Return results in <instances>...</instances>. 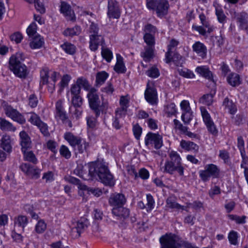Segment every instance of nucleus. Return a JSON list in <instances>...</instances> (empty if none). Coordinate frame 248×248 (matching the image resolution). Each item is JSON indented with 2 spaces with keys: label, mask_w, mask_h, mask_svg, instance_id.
Listing matches in <instances>:
<instances>
[{
  "label": "nucleus",
  "mask_w": 248,
  "mask_h": 248,
  "mask_svg": "<svg viewBox=\"0 0 248 248\" xmlns=\"http://www.w3.org/2000/svg\"><path fill=\"white\" fill-rule=\"evenodd\" d=\"M89 174L92 177L97 176L101 182L106 186H112L114 185L113 176L108 168V164L103 160L90 164Z\"/></svg>",
  "instance_id": "1"
},
{
  "label": "nucleus",
  "mask_w": 248,
  "mask_h": 248,
  "mask_svg": "<svg viewBox=\"0 0 248 248\" xmlns=\"http://www.w3.org/2000/svg\"><path fill=\"white\" fill-rule=\"evenodd\" d=\"M24 59V54L22 52H18L12 55L9 60L10 69L16 76L20 78H24L27 75V67L22 63Z\"/></svg>",
  "instance_id": "2"
},
{
  "label": "nucleus",
  "mask_w": 248,
  "mask_h": 248,
  "mask_svg": "<svg viewBox=\"0 0 248 248\" xmlns=\"http://www.w3.org/2000/svg\"><path fill=\"white\" fill-rule=\"evenodd\" d=\"M64 139L73 147L75 153L82 154L89 147V142L82 138L74 135L71 132H66L64 135Z\"/></svg>",
  "instance_id": "3"
},
{
  "label": "nucleus",
  "mask_w": 248,
  "mask_h": 248,
  "mask_svg": "<svg viewBox=\"0 0 248 248\" xmlns=\"http://www.w3.org/2000/svg\"><path fill=\"white\" fill-rule=\"evenodd\" d=\"M87 98L90 108L95 113L96 117H98L102 110L97 90L94 88H91L87 94Z\"/></svg>",
  "instance_id": "4"
},
{
  "label": "nucleus",
  "mask_w": 248,
  "mask_h": 248,
  "mask_svg": "<svg viewBox=\"0 0 248 248\" xmlns=\"http://www.w3.org/2000/svg\"><path fill=\"white\" fill-rule=\"evenodd\" d=\"M219 174V169L217 165L213 164L206 165L204 167V170L199 171L200 177L203 182L209 181L210 177L218 178Z\"/></svg>",
  "instance_id": "5"
},
{
  "label": "nucleus",
  "mask_w": 248,
  "mask_h": 248,
  "mask_svg": "<svg viewBox=\"0 0 248 248\" xmlns=\"http://www.w3.org/2000/svg\"><path fill=\"white\" fill-rule=\"evenodd\" d=\"M89 225L87 218H75L72 221L71 234L73 237L77 238L80 236Z\"/></svg>",
  "instance_id": "6"
},
{
  "label": "nucleus",
  "mask_w": 248,
  "mask_h": 248,
  "mask_svg": "<svg viewBox=\"0 0 248 248\" xmlns=\"http://www.w3.org/2000/svg\"><path fill=\"white\" fill-rule=\"evenodd\" d=\"M179 241V236L171 233L162 235L159 239L161 248H181Z\"/></svg>",
  "instance_id": "7"
},
{
  "label": "nucleus",
  "mask_w": 248,
  "mask_h": 248,
  "mask_svg": "<svg viewBox=\"0 0 248 248\" xmlns=\"http://www.w3.org/2000/svg\"><path fill=\"white\" fill-rule=\"evenodd\" d=\"M3 109L6 115L20 124L26 123V119L24 116L16 109L14 108L11 105L7 103L3 104Z\"/></svg>",
  "instance_id": "8"
},
{
  "label": "nucleus",
  "mask_w": 248,
  "mask_h": 248,
  "mask_svg": "<svg viewBox=\"0 0 248 248\" xmlns=\"http://www.w3.org/2000/svg\"><path fill=\"white\" fill-rule=\"evenodd\" d=\"M31 116L28 120L32 124L37 126L40 129L41 132L45 136H47L49 135L48 126L46 124L43 122L40 117L34 112L30 113Z\"/></svg>",
  "instance_id": "9"
},
{
  "label": "nucleus",
  "mask_w": 248,
  "mask_h": 248,
  "mask_svg": "<svg viewBox=\"0 0 248 248\" xmlns=\"http://www.w3.org/2000/svg\"><path fill=\"white\" fill-rule=\"evenodd\" d=\"M145 144L146 146L154 144L155 149H159L163 145L162 137L158 133L148 132L145 138Z\"/></svg>",
  "instance_id": "10"
},
{
  "label": "nucleus",
  "mask_w": 248,
  "mask_h": 248,
  "mask_svg": "<svg viewBox=\"0 0 248 248\" xmlns=\"http://www.w3.org/2000/svg\"><path fill=\"white\" fill-rule=\"evenodd\" d=\"M107 15L109 18L120 17L121 12L119 3L116 0H108Z\"/></svg>",
  "instance_id": "11"
},
{
  "label": "nucleus",
  "mask_w": 248,
  "mask_h": 248,
  "mask_svg": "<svg viewBox=\"0 0 248 248\" xmlns=\"http://www.w3.org/2000/svg\"><path fill=\"white\" fill-rule=\"evenodd\" d=\"M145 99L151 105H155L157 103V93L155 87L151 86L149 83L147 84L146 89L144 93Z\"/></svg>",
  "instance_id": "12"
},
{
  "label": "nucleus",
  "mask_w": 248,
  "mask_h": 248,
  "mask_svg": "<svg viewBox=\"0 0 248 248\" xmlns=\"http://www.w3.org/2000/svg\"><path fill=\"white\" fill-rule=\"evenodd\" d=\"M105 40L101 35L90 34L89 41V48L92 51H95L97 50L99 46L102 47L104 46Z\"/></svg>",
  "instance_id": "13"
},
{
  "label": "nucleus",
  "mask_w": 248,
  "mask_h": 248,
  "mask_svg": "<svg viewBox=\"0 0 248 248\" xmlns=\"http://www.w3.org/2000/svg\"><path fill=\"white\" fill-rule=\"evenodd\" d=\"M170 159L168 160L174 165L178 169V172L180 175H184V167L182 166L181 158L175 151H172L169 154Z\"/></svg>",
  "instance_id": "14"
},
{
  "label": "nucleus",
  "mask_w": 248,
  "mask_h": 248,
  "mask_svg": "<svg viewBox=\"0 0 248 248\" xmlns=\"http://www.w3.org/2000/svg\"><path fill=\"white\" fill-rule=\"evenodd\" d=\"M20 168L22 171L27 175L31 176L33 179H36L40 177L41 170L30 164L23 163L20 165Z\"/></svg>",
  "instance_id": "15"
},
{
  "label": "nucleus",
  "mask_w": 248,
  "mask_h": 248,
  "mask_svg": "<svg viewBox=\"0 0 248 248\" xmlns=\"http://www.w3.org/2000/svg\"><path fill=\"white\" fill-rule=\"evenodd\" d=\"M126 202L125 196L123 194L115 193L111 195L109 199V204L115 207L122 206Z\"/></svg>",
  "instance_id": "16"
},
{
  "label": "nucleus",
  "mask_w": 248,
  "mask_h": 248,
  "mask_svg": "<svg viewBox=\"0 0 248 248\" xmlns=\"http://www.w3.org/2000/svg\"><path fill=\"white\" fill-rule=\"evenodd\" d=\"M60 11L66 19L70 21L75 20V16L71 6L67 3L62 1L61 2Z\"/></svg>",
  "instance_id": "17"
},
{
  "label": "nucleus",
  "mask_w": 248,
  "mask_h": 248,
  "mask_svg": "<svg viewBox=\"0 0 248 248\" xmlns=\"http://www.w3.org/2000/svg\"><path fill=\"white\" fill-rule=\"evenodd\" d=\"M195 71L198 73L200 76L207 79L209 81L212 82L215 84V81L213 78V73L209 70V68L207 66H198Z\"/></svg>",
  "instance_id": "18"
},
{
  "label": "nucleus",
  "mask_w": 248,
  "mask_h": 248,
  "mask_svg": "<svg viewBox=\"0 0 248 248\" xmlns=\"http://www.w3.org/2000/svg\"><path fill=\"white\" fill-rule=\"evenodd\" d=\"M169 4L166 0H159L157 2L155 9L156 13L158 17H162L168 13Z\"/></svg>",
  "instance_id": "19"
},
{
  "label": "nucleus",
  "mask_w": 248,
  "mask_h": 248,
  "mask_svg": "<svg viewBox=\"0 0 248 248\" xmlns=\"http://www.w3.org/2000/svg\"><path fill=\"white\" fill-rule=\"evenodd\" d=\"M19 137L22 151H26L31 147V138L25 131H22L20 132Z\"/></svg>",
  "instance_id": "20"
},
{
  "label": "nucleus",
  "mask_w": 248,
  "mask_h": 248,
  "mask_svg": "<svg viewBox=\"0 0 248 248\" xmlns=\"http://www.w3.org/2000/svg\"><path fill=\"white\" fill-rule=\"evenodd\" d=\"M193 51L202 59H205L207 55V48L202 43L197 41L192 45Z\"/></svg>",
  "instance_id": "21"
},
{
  "label": "nucleus",
  "mask_w": 248,
  "mask_h": 248,
  "mask_svg": "<svg viewBox=\"0 0 248 248\" xmlns=\"http://www.w3.org/2000/svg\"><path fill=\"white\" fill-rule=\"evenodd\" d=\"M56 117L61 120L62 122H64L67 119L66 113L63 107L62 101L61 100H59L56 103Z\"/></svg>",
  "instance_id": "22"
},
{
  "label": "nucleus",
  "mask_w": 248,
  "mask_h": 248,
  "mask_svg": "<svg viewBox=\"0 0 248 248\" xmlns=\"http://www.w3.org/2000/svg\"><path fill=\"white\" fill-rule=\"evenodd\" d=\"M239 27L241 29H247L248 28V16L245 12H241L235 15Z\"/></svg>",
  "instance_id": "23"
},
{
  "label": "nucleus",
  "mask_w": 248,
  "mask_h": 248,
  "mask_svg": "<svg viewBox=\"0 0 248 248\" xmlns=\"http://www.w3.org/2000/svg\"><path fill=\"white\" fill-rule=\"evenodd\" d=\"M180 146L185 150L198 153L199 146L193 142L182 140L180 142Z\"/></svg>",
  "instance_id": "24"
},
{
  "label": "nucleus",
  "mask_w": 248,
  "mask_h": 248,
  "mask_svg": "<svg viewBox=\"0 0 248 248\" xmlns=\"http://www.w3.org/2000/svg\"><path fill=\"white\" fill-rule=\"evenodd\" d=\"M135 220H132L134 223V226L136 228L139 232H142L148 227L147 218H134Z\"/></svg>",
  "instance_id": "25"
},
{
  "label": "nucleus",
  "mask_w": 248,
  "mask_h": 248,
  "mask_svg": "<svg viewBox=\"0 0 248 248\" xmlns=\"http://www.w3.org/2000/svg\"><path fill=\"white\" fill-rule=\"evenodd\" d=\"M166 205L171 209H176L178 210L187 211V207L182 206L176 202L175 198L174 197L170 196L166 200Z\"/></svg>",
  "instance_id": "26"
},
{
  "label": "nucleus",
  "mask_w": 248,
  "mask_h": 248,
  "mask_svg": "<svg viewBox=\"0 0 248 248\" xmlns=\"http://www.w3.org/2000/svg\"><path fill=\"white\" fill-rule=\"evenodd\" d=\"M144 51L141 52L140 56L146 62H150L154 57L155 47L146 46Z\"/></svg>",
  "instance_id": "27"
},
{
  "label": "nucleus",
  "mask_w": 248,
  "mask_h": 248,
  "mask_svg": "<svg viewBox=\"0 0 248 248\" xmlns=\"http://www.w3.org/2000/svg\"><path fill=\"white\" fill-rule=\"evenodd\" d=\"M0 147L7 153H9L12 151L11 139L10 136L4 135L2 137Z\"/></svg>",
  "instance_id": "28"
},
{
  "label": "nucleus",
  "mask_w": 248,
  "mask_h": 248,
  "mask_svg": "<svg viewBox=\"0 0 248 248\" xmlns=\"http://www.w3.org/2000/svg\"><path fill=\"white\" fill-rule=\"evenodd\" d=\"M126 218H108L106 219V222L112 226H118L120 228H125L127 223Z\"/></svg>",
  "instance_id": "29"
},
{
  "label": "nucleus",
  "mask_w": 248,
  "mask_h": 248,
  "mask_svg": "<svg viewBox=\"0 0 248 248\" xmlns=\"http://www.w3.org/2000/svg\"><path fill=\"white\" fill-rule=\"evenodd\" d=\"M160 170L163 173L170 174H173L175 171L178 172L177 168L168 160H166L164 165H161Z\"/></svg>",
  "instance_id": "30"
},
{
  "label": "nucleus",
  "mask_w": 248,
  "mask_h": 248,
  "mask_svg": "<svg viewBox=\"0 0 248 248\" xmlns=\"http://www.w3.org/2000/svg\"><path fill=\"white\" fill-rule=\"evenodd\" d=\"M117 62L114 66V70L118 73H124L126 68L123 62V58L119 54H116Z\"/></svg>",
  "instance_id": "31"
},
{
  "label": "nucleus",
  "mask_w": 248,
  "mask_h": 248,
  "mask_svg": "<svg viewBox=\"0 0 248 248\" xmlns=\"http://www.w3.org/2000/svg\"><path fill=\"white\" fill-rule=\"evenodd\" d=\"M60 47L66 54L69 55H73L76 52V46L74 44L67 41H65L61 45Z\"/></svg>",
  "instance_id": "32"
},
{
  "label": "nucleus",
  "mask_w": 248,
  "mask_h": 248,
  "mask_svg": "<svg viewBox=\"0 0 248 248\" xmlns=\"http://www.w3.org/2000/svg\"><path fill=\"white\" fill-rule=\"evenodd\" d=\"M114 216L118 217H128L129 216V210L128 209L123 207V206L119 207H114L112 210Z\"/></svg>",
  "instance_id": "33"
},
{
  "label": "nucleus",
  "mask_w": 248,
  "mask_h": 248,
  "mask_svg": "<svg viewBox=\"0 0 248 248\" xmlns=\"http://www.w3.org/2000/svg\"><path fill=\"white\" fill-rule=\"evenodd\" d=\"M0 129L3 131L15 132L16 128L8 121L0 118Z\"/></svg>",
  "instance_id": "34"
},
{
  "label": "nucleus",
  "mask_w": 248,
  "mask_h": 248,
  "mask_svg": "<svg viewBox=\"0 0 248 248\" xmlns=\"http://www.w3.org/2000/svg\"><path fill=\"white\" fill-rule=\"evenodd\" d=\"M50 75V79L48 80V82L46 84H47L48 91L52 93L55 90V82L57 80V77H59V74L56 72H51Z\"/></svg>",
  "instance_id": "35"
},
{
  "label": "nucleus",
  "mask_w": 248,
  "mask_h": 248,
  "mask_svg": "<svg viewBox=\"0 0 248 248\" xmlns=\"http://www.w3.org/2000/svg\"><path fill=\"white\" fill-rule=\"evenodd\" d=\"M228 83L233 87L239 85L241 84L240 77L239 75L236 73H231L227 78Z\"/></svg>",
  "instance_id": "36"
},
{
  "label": "nucleus",
  "mask_w": 248,
  "mask_h": 248,
  "mask_svg": "<svg viewBox=\"0 0 248 248\" xmlns=\"http://www.w3.org/2000/svg\"><path fill=\"white\" fill-rule=\"evenodd\" d=\"M222 105L225 108L228 109L229 112L231 114H234L237 111L236 105L232 100H230L228 97H226L224 99Z\"/></svg>",
  "instance_id": "37"
},
{
  "label": "nucleus",
  "mask_w": 248,
  "mask_h": 248,
  "mask_svg": "<svg viewBox=\"0 0 248 248\" xmlns=\"http://www.w3.org/2000/svg\"><path fill=\"white\" fill-rule=\"evenodd\" d=\"M51 72L52 71H49L47 68L43 69L40 71L41 85H45L48 82V80L50 79L51 77L50 74Z\"/></svg>",
  "instance_id": "38"
},
{
  "label": "nucleus",
  "mask_w": 248,
  "mask_h": 248,
  "mask_svg": "<svg viewBox=\"0 0 248 248\" xmlns=\"http://www.w3.org/2000/svg\"><path fill=\"white\" fill-rule=\"evenodd\" d=\"M80 31V28L79 26H75L72 28H67L63 31V34L67 37H73L78 35Z\"/></svg>",
  "instance_id": "39"
},
{
  "label": "nucleus",
  "mask_w": 248,
  "mask_h": 248,
  "mask_svg": "<svg viewBox=\"0 0 248 248\" xmlns=\"http://www.w3.org/2000/svg\"><path fill=\"white\" fill-rule=\"evenodd\" d=\"M108 77V73L104 71L98 72L96 75V84L97 85H102L105 82Z\"/></svg>",
  "instance_id": "40"
},
{
  "label": "nucleus",
  "mask_w": 248,
  "mask_h": 248,
  "mask_svg": "<svg viewBox=\"0 0 248 248\" xmlns=\"http://www.w3.org/2000/svg\"><path fill=\"white\" fill-rule=\"evenodd\" d=\"M77 84L80 88L83 87V88L86 90L88 91L91 89V86L88 80L84 77H81L77 78L76 82Z\"/></svg>",
  "instance_id": "41"
},
{
  "label": "nucleus",
  "mask_w": 248,
  "mask_h": 248,
  "mask_svg": "<svg viewBox=\"0 0 248 248\" xmlns=\"http://www.w3.org/2000/svg\"><path fill=\"white\" fill-rule=\"evenodd\" d=\"M44 44V40L40 36L34 37L30 43V46L32 49L41 48Z\"/></svg>",
  "instance_id": "42"
},
{
  "label": "nucleus",
  "mask_w": 248,
  "mask_h": 248,
  "mask_svg": "<svg viewBox=\"0 0 248 248\" xmlns=\"http://www.w3.org/2000/svg\"><path fill=\"white\" fill-rule=\"evenodd\" d=\"M101 55L108 62H110L113 58L112 52L108 48L102 47Z\"/></svg>",
  "instance_id": "43"
},
{
  "label": "nucleus",
  "mask_w": 248,
  "mask_h": 248,
  "mask_svg": "<svg viewBox=\"0 0 248 248\" xmlns=\"http://www.w3.org/2000/svg\"><path fill=\"white\" fill-rule=\"evenodd\" d=\"M242 156L241 168L244 169V176L248 175V157L246 153H240Z\"/></svg>",
  "instance_id": "44"
},
{
  "label": "nucleus",
  "mask_w": 248,
  "mask_h": 248,
  "mask_svg": "<svg viewBox=\"0 0 248 248\" xmlns=\"http://www.w3.org/2000/svg\"><path fill=\"white\" fill-rule=\"evenodd\" d=\"M143 39L147 46L155 47V35L150 34L144 33L143 36Z\"/></svg>",
  "instance_id": "45"
},
{
  "label": "nucleus",
  "mask_w": 248,
  "mask_h": 248,
  "mask_svg": "<svg viewBox=\"0 0 248 248\" xmlns=\"http://www.w3.org/2000/svg\"><path fill=\"white\" fill-rule=\"evenodd\" d=\"M22 152L24 154V158L25 160L32 162L34 164L37 163V159L32 152H27L26 151H22Z\"/></svg>",
  "instance_id": "46"
},
{
  "label": "nucleus",
  "mask_w": 248,
  "mask_h": 248,
  "mask_svg": "<svg viewBox=\"0 0 248 248\" xmlns=\"http://www.w3.org/2000/svg\"><path fill=\"white\" fill-rule=\"evenodd\" d=\"M178 72L180 76L186 78H192L195 77L194 74L186 68L178 69Z\"/></svg>",
  "instance_id": "47"
},
{
  "label": "nucleus",
  "mask_w": 248,
  "mask_h": 248,
  "mask_svg": "<svg viewBox=\"0 0 248 248\" xmlns=\"http://www.w3.org/2000/svg\"><path fill=\"white\" fill-rule=\"evenodd\" d=\"M101 91L108 95H111L115 91L114 87L111 82H108L105 87H103Z\"/></svg>",
  "instance_id": "48"
},
{
  "label": "nucleus",
  "mask_w": 248,
  "mask_h": 248,
  "mask_svg": "<svg viewBox=\"0 0 248 248\" xmlns=\"http://www.w3.org/2000/svg\"><path fill=\"white\" fill-rule=\"evenodd\" d=\"M146 200L147 211H150L154 209L155 202L153 197L150 194L146 195Z\"/></svg>",
  "instance_id": "49"
},
{
  "label": "nucleus",
  "mask_w": 248,
  "mask_h": 248,
  "mask_svg": "<svg viewBox=\"0 0 248 248\" xmlns=\"http://www.w3.org/2000/svg\"><path fill=\"white\" fill-rule=\"evenodd\" d=\"M213 95L211 93L204 94L201 98L200 101L205 105L209 106L211 105L213 102Z\"/></svg>",
  "instance_id": "50"
},
{
  "label": "nucleus",
  "mask_w": 248,
  "mask_h": 248,
  "mask_svg": "<svg viewBox=\"0 0 248 248\" xmlns=\"http://www.w3.org/2000/svg\"><path fill=\"white\" fill-rule=\"evenodd\" d=\"M143 31L144 33L155 35L157 30L156 27L151 24L148 23L144 26Z\"/></svg>",
  "instance_id": "51"
},
{
  "label": "nucleus",
  "mask_w": 248,
  "mask_h": 248,
  "mask_svg": "<svg viewBox=\"0 0 248 248\" xmlns=\"http://www.w3.org/2000/svg\"><path fill=\"white\" fill-rule=\"evenodd\" d=\"M192 118L193 114L191 110L182 113L181 118L185 124H188Z\"/></svg>",
  "instance_id": "52"
},
{
  "label": "nucleus",
  "mask_w": 248,
  "mask_h": 248,
  "mask_svg": "<svg viewBox=\"0 0 248 248\" xmlns=\"http://www.w3.org/2000/svg\"><path fill=\"white\" fill-rule=\"evenodd\" d=\"M15 227H22V231L28 223L27 218H16L14 221Z\"/></svg>",
  "instance_id": "53"
},
{
  "label": "nucleus",
  "mask_w": 248,
  "mask_h": 248,
  "mask_svg": "<svg viewBox=\"0 0 248 248\" xmlns=\"http://www.w3.org/2000/svg\"><path fill=\"white\" fill-rule=\"evenodd\" d=\"M46 224L43 219L39 220L35 226L36 231L38 233H43L46 230Z\"/></svg>",
  "instance_id": "54"
},
{
  "label": "nucleus",
  "mask_w": 248,
  "mask_h": 248,
  "mask_svg": "<svg viewBox=\"0 0 248 248\" xmlns=\"http://www.w3.org/2000/svg\"><path fill=\"white\" fill-rule=\"evenodd\" d=\"M59 151L60 155L66 159H69L70 158L71 156V152L69 150L68 148L65 145H62Z\"/></svg>",
  "instance_id": "55"
},
{
  "label": "nucleus",
  "mask_w": 248,
  "mask_h": 248,
  "mask_svg": "<svg viewBox=\"0 0 248 248\" xmlns=\"http://www.w3.org/2000/svg\"><path fill=\"white\" fill-rule=\"evenodd\" d=\"M146 75L152 78H156L160 75L158 69L154 66L152 67L146 71Z\"/></svg>",
  "instance_id": "56"
},
{
  "label": "nucleus",
  "mask_w": 248,
  "mask_h": 248,
  "mask_svg": "<svg viewBox=\"0 0 248 248\" xmlns=\"http://www.w3.org/2000/svg\"><path fill=\"white\" fill-rule=\"evenodd\" d=\"M237 239L238 235L236 232L232 231L230 232L228 235V239L232 245H236L238 244Z\"/></svg>",
  "instance_id": "57"
},
{
  "label": "nucleus",
  "mask_w": 248,
  "mask_h": 248,
  "mask_svg": "<svg viewBox=\"0 0 248 248\" xmlns=\"http://www.w3.org/2000/svg\"><path fill=\"white\" fill-rule=\"evenodd\" d=\"M216 14L218 21L220 23H223L225 20L226 16L224 14L223 11L220 7H217L216 8Z\"/></svg>",
  "instance_id": "58"
},
{
  "label": "nucleus",
  "mask_w": 248,
  "mask_h": 248,
  "mask_svg": "<svg viewBox=\"0 0 248 248\" xmlns=\"http://www.w3.org/2000/svg\"><path fill=\"white\" fill-rule=\"evenodd\" d=\"M201 111L203 120L205 124H209L210 122L211 123L212 120H211L210 115L207 110L204 108H201Z\"/></svg>",
  "instance_id": "59"
},
{
  "label": "nucleus",
  "mask_w": 248,
  "mask_h": 248,
  "mask_svg": "<svg viewBox=\"0 0 248 248\" xmlns=\"http://www.w3.org/2000/svg\"><path fill=\"white\" fill-rule=\"evenodd\" d=\"M174 124L175 125V128L179 130L182 134H185L186 131L188 130L187 126H184L178 120L174 119L173 120Z\"/></svg>",
  "instance_id": "60"
},
{
  "label": "nucleus",
  "mask_w": 248,
  "mask_h": 248,
  "mask_svg": "<svg viewBox=\"0 0 248 248\" xmlns=\"http://www.w3.org/2000/svg\"><path fill=\"white\" fill-rule=\"evenodd\" d=\"M72 103L75 108H80L82 104V99L80 95L73 96Z\"/></svg>",
  "instance_id": "61"
},
{
  "label": "nucleus",
  "mask_w": 248,
  "mask_h": 248,
  "mask_svg": "<svg viewBox=\"0 0 248 248\" xmlns=\"http://www.w3.org/2000/svg\"><path fill=\"white\" fill-rule=\"evenodd\" d=\"M119 104L120 107L127 109L129 104V99L128 96H121L120 97Z\"/></svg>",
  "instance_id": "62"
},
{
  "label": "nucleus",
  "mask_w": 248,
  "mask_h": 248,
  "mask_svg": "<svg viewBox=\"0 0 248 248\" xmlns=\"http://www.w3.org/2000/svg\"><path fill=\"white\" fill-rule=\"evenodd\" d=\"M219 157L223 160L224 163L228 164L230 162L229 153L225 150L219 151Z\"/></svg>",
  "instance_id": "63"
},
{
  "label": "nucleus",
  "mask_w": 248,
  "mask_h": 248,
  "mask_svg": "<svg viewBox=\"0 0 248 248\" xmlns=\"http://www.w3.org/2000/svg\"><path fill=\"white\" fill-rule=\"evenodd\" d=\"M177 66H181L184 62L183 57L178 53H175L172 57V61Z\"/></svg>",
  "instance_id": "64"
}]
</instances>
